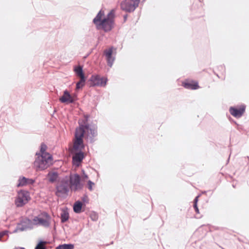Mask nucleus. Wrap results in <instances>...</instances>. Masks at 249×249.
Masks as SVG:
<instances>
[{
	"label": "nucleus",
	"instance_id": "f257e3e1",
	"mask_svg": "<svg viewBox=\"0 0 249 249\" xmlns=\"http://www.w3.org/2000/svg\"><path fill=\"white\" fill-rule=\"evenodd\" d=\"M47 148V145L42 142L40 145V152L36 154L37 157L34 162V165L36 171L45 170L52 164L53 157L50 154L46 152Z\"/></svg>",
	"mask_w": 249,
	"mask_h": 249
},
{
	"label": "nucleus",
	"instance_id": "f03ea898",
	"mask_svg": "<svg viewBox=\"0 0 249 249\" xmlns=\"http://www.w3.org/2000/svg\"><path fill=\"white\" fill-rule=\"evenodd\" d=\"M114 15L112 10L107 14V17H104L102 21L95 25L96 29L97 30L101 29L106 33L111 31L114 28Z\"/></svg>",
	"mask_w": 249,
	"mask_h": 249
},
{
	"label": "nucleus",
	"instance_id": "7ed1b4c3",
	"mask_svg": "<svg viewBox=\"0 0 249 249\" xmlns=\"http://www.w3.org/2000/svg\"><path fill=\"white\" fill-rule=\"evenodd\" d=\"M55 195L58 197H62L67 195L70 191L69 180L67 178H62L58 182L55 186Z\"/></svg>",
	"mask_w": 249,
	"mask_h": 249
},
{
	"label": "nucleus",
	"instance_id": "20e7f679",
	"mask_svg": "<svg viewBox=\"0 0 249 249\" xmlns=\"http://www.w3.org/2000/svg\"><path fill=\"white\" fill-rule=\"evenodd\" d=\"M18 195L15 198V204L17 207H22L31 199L30 193L25 190H20L17 192Z\"/></svg>",
	"mask_w": 249,
	"mask_h": 249
},
{
	"label": "nucleus",
	"instance_id": "39448f33",
	"mask_svg": "<svg viewBox=\"0 0 249 249\" xmlns=\"http://www.w3.org/2000/svg\"><path fill=\"white\" fill-rule=\"evenodd\" d=\"M140 0H124L120 3L122 10L126 12L131 13L138 7Z\"/></svg>",
	"mask_w": 249,
	"mask_h": 249
},
{
	"label": "nucleus",
	"instance_id": "423d86ee",
	"mask_svg": "<svg viewBox=\"0 0 249 249\" xmlns=\"http://www.w3.org/2000/svg\"><path fill=\"white\" fill-rule=\"evenodd\" d=\"M34 227L33 222L27 217L22 218L19 222L17 224L16 229L13 231L14 233L18 231H23L28 229H32Z\"/></svg>",
	"mask_w": 249,
	"mask_h": 249
},
{
	"label": "nucleus",
	"instance_id": "0eeeda50",
	"mask_svg": "<svg viewBox=\"0 0 249 249\" xmlns=\"http://www.w3.org/2000/svg\"><path fill=\"white\" fill-rule=\"evenodd\" d=\"M89 87H104L107 85V78L104 77H101L98 74H93L89 78Z\"/></svg>",
	"mask_w": 249,
	"mask_h": 249
},
{
	"label": "nucleus",
	"instance_id": "6e6552de",
	"mask_svg": "<svg viewBox=\"0 0 249 249\" xmlns=\"http://www.w3.org/2000/svg\"><path fill=\"white\" fill-rule=\"evenodd\" d=\"M89 128V124H79V126L76 127L75 132V139L83 140L86 129Z\"/></svg>",
	"mask_w": 249,
	"mask_h": 249
},
{
	"label": "nucleus",
	"instance_id": "1a4fd4ad",
	"mask_svg": "<svg viewBox=\"0 0 249 249\" xmlns=\"http://www.w3.org/2000/svg\"><path fill=\"white\" fill-rule=\"evenodd\" d=\"M73 154L72 162L73 164L79 166L85 158L84 153L82 151L73 152L71 151Z\"/></svg>",
	"mask_w": 249,
	"mask_h": 249
},
{
	"label": "nucleus",
	"instance_id": "9d476101",
	"mask_svg": "<svg viewBox=\"0 0 249 249\" xmlns=\"http://www.w3.org/2000/svg\"><path fill=\"white\" fill-rule=\"evenodd\" d=\"M59 101L62 103L69 104L74 103L76 99L74 98V96H71L66 89L64 91L63 95L59 98Z\"/></svg>",
	"mask_w": 249,
	"mask_h": 249
},
{
	"label": "nucleus",
	"instance_id": "9b49d317",
	"mask_svg": "<svg viewBox=\"0 0 249 249\" xmlns=\"http://www.w3.org/2000/svg\"><path fill=\"white\" fill-rule=\"evenodd\" d=\"M246 106L241 105L239 108L231 107L229 111L230 113L236 118H240L245 111Z\"/></svg>",
	"mask_w": 249,
	"mask_h": 249
},
{
	"label": "nucleus",
	"instance_id": "f8f14e48",
	"mask_svg": "<svg viewBox=\"0 0 249 249\" xmlns=\"http://www.w3.org/2000/svg\"><path fill=\"white\" fill-rule=\"evenodd\" d=\"M86 131L88 132L87 139L90 143H93L95 141L94 138L98 134L97 127L94 126L90 127L89 125V128L86 129Z\"/></svg>",
	"mask_w": 249,
	"mask_h": 249
},
{
	"label": "nucleus",
	"instance_id": "ddd939ff",
	"mask_svg": "<svg viewBox=\"0 0 249 249\" xmlns=\"http://www.w3.org/2000/svg\"><path fill=\"white\" fill-rule=\"evenodd\" d=\"M18 183L17 184L18 187H23L27 185L33 184L35 180L32 178H26L25 177L21 176L19 177L18 179Z\"/></svg>",
	"mask_w": 249,
	"mask_h": 249
},
{
	"label": "nucleus",
	"instance_id": "4468645a",
	"mask_svg": "<svg viewBox=\"0 0 249 249\" xmlns=\"http://www.w3.org/2000/svg\"><path fill=\"white\" fill-rule=\"evenodd\" d=\"M83 140L75 139L73 142V148L71 151L76 152L82 151L85 148Z\"/></svg>",
	"mask_w": 249,
	"mask_h": 249
},
{
	"label": "nucleus",
	"instance_id": "2eb2a0df",
	"mask_svg": "<svg viewBox=\"0 0 249 249\" xmlns=\"http://www.w3.org/2000/svg\"><path fill=\"white\" fill-rule=\"evenodd\" d=\"M182 86L186 89H196L199 88V85L197 82L193 81L191 82H182Z\"/></svg>",
	"mask_w": 249,
	"mask_h": 249
},
{
	"label": "nucleus",
	"instance_id": "dca6fc26",
	"mask_svg": "<svg viewBox=\"0 0 249 249\" xmlns=\"http://www.w3.org/2000/svg\"><path fill=\"white\" fill-rule=\"evenodd\" d=\"M42 215L46 217V219H44L43 218H40L39 220V223L38 224L41 225L44 227L48 228L50 225V223L49 221V219L51 218L50 216L49 215V214L46 212H44L42 213Z\"/></svg>",
	"mask_w": 249,
	"mask_h": 249
},
{
	"label": "nucleus",
	"instance_id": "f3484780",
	"mask_svg": "<svg viewBox=\"0 0 249 249\" xmlns=\"http://www.w3.org/2000/svg\"><path fill=\"white\" fill-rule=\"evenodd\" d=\"M69 180V184H70L71 186H72L80 183L81 178L79 175L75 174L73 177L72 176H70Z\"/></svg>",
	"mask_w": 249,
	"mask_h": 249
},
{
	"label": "nucleus",
	"instance_id": "a211bd4d",
	"mask_svg": "<svg viewBox=\"0 0 249 249\" xmlns=\"http://www.w3.org/2000/svg\"><path fill=\"white\" fill-rule=\"evenodd\" d=\"M83 203L80 200L76 201L73 204V210L76 213H79L82 212Z\"/></svg>",
	"mask_w": 249,
	"mask_h": 249
},
{
	"label": "nucleus",
	"instance_id": "6ab92c4d",
	"mask_svg": "<svg viewBox=\"0 0 249 249\" xmlns=\"http://www.w3.org/2000/svg\"><path fill=\"white\" fill-rule=\"evenodd\" d=\"M74 71L77 76L80 77H86L82 66L78 65L75 66Z\"/></svg>",
	"mask_w": 249,
	"mask_h": 249
},
{
	"label": "nucleus",
	"instance_id": "aec40b11",
	"mask_svg": "<svg viewBox=\"0 0 249 249\" xmlns=\"http://www.w3.org/2000/svg\"><path fill=\"white\" fill-rule=\"evenodd\" d=\"M104 15V11L101 10L93 19V23L96 25L99 22L102 20V17Z\"/></svg>",
	"mask_w": 249,
	"mask_h": 249
},
{
	"label": "nucleus",
	"instance_id": "412c9836",
	"mask_svg": "<svg viewBox=\"0 0 249 249\" xmlns=\"http://www.w3.org/2000/svg\"><path fill=\"white\" fill-rule=\"evenodd\" d=\"M61 222V223H65L68 220L69 218V214L67 210H62V213L60 214Z\"/></svg>",
	"mask_w": 249,
	"mask_h": 249
},
{
	"label": "nucleus",
	"instance_id": "4be33fe9",
	"mask_svg": "<svg viewBox=\"0 0 249 249\" xmlns=\"http://www.w3.org/2000/svg\"><path fill=\"white\" fill-rule=\"evenodd\" d=\"M86 77H80L79 81L76 85V89L78 90L82 89L85 85Z\"/></svg>",
	"mask_w": 249,
	"mask_h": 249
},
{
	"label": "nucleus",
	"instance_id": "5701e85b",
	"mask_svg": "<svg viewBox=\"0 0 249 249\" xmlns=\"http://www.w3.org/2000/svg\"><path fill=\"white\" fill-rule=\"evenodd\" d=\"M74 247L72 244H64L58 245L55 249H73Z\"/></svg>",
	"mask_w": 249,
	"mask_h": 249
},
{
	"label": "nucleus",
	"instance_id": "b1692460",
	"mask_svg": "<svg viewBox=\"0 0 249 249\" xmlns=\"http://www.w3.org/2000/svg\"><path fill=\"white\" fill-rule=\"evenodd\" d=\"M50 175V178H49V180L51 183H53L56 181L58 178V174L56 172H53L52 174L49 173L47 176H49Z\"/></svg>",
	"mask_w": 249,
	"mask_h": 249
},
{
	"label": "nucleus",
	"instance_id": "393cba45",
	"mask_svg": "<svg viewBox=\"0 0 249 249\" xmlns=\"http://www.w3.org/2000/svg\"><path fill=\"white\" fill-rule=\"evenodd\" d=\"M46 243V241H44L42 240H40L35 247V249H46V247L44 245Z\"/></svg>",
	"mask_w": 249,
	"mask_h": 249
},
{
	"label": "nucleus",
	"instance_id": "a878e982",
	"mask_svg": "<svg viewBox=\"0 0 249 249\" xmlns=\"http://www.w3.org/2000/svg\"><path fill=\"white\" fill-rule=\"evenodd\" d=\"M107 61V64L108 66H109L110 68L112 67L113 64L114 63V61L115 60V58L114 57L111 56H108L106 57Z\"/></svg>",
	"mask_w": 249,
	"mask_h": 249
},
{
	"label": "nucleus",
	"instance_id": "bb28decb",
	"mask_svg": "<svg viewBox=\"0 0 249 249\" xmlns=\"http://www.w3.org/2000/svg\"><path fill=\"white\" fill-rule=\"evenodd\" d=\"M112 53H113V47H112L109 48L108 49H106L104 51V53L106 55V57L112 56Z\"/></svg>",
	"mask_w": 249,
	"mask_h": 249
},
{
	"label": "nucleus",
	"instance_id": "cd10ccee",
	"mask_svg": "<svg viewBox=\"0 0 249 249\" xmlns=\"http://www.w3.org/2000/svg\"><path fill=\"white\" fill-rule=\"evenodd\" d=\"M82 202L83 203H84L85 205L86 204H88L89 203V200L88 198V196L87 194H85L83 196L81 197Z\"/></svg>",
	"mask_w": 249,
	"mask_h": 249
},
{
	"label": "nucleus",
	"instance_id": "c85d7f7f",
	"mask_svg": "<svg viewBox=\"0 0 249 249\" xmlns=\"http://www.w3.org/2000/svg\"><path fill=\"white\" fill-rule=\"evenodd\" d=\"M73 186H74V187L73 189V190L74 192H76V191H77L78 190H81L83 187V184H82L81 183H79L78 184L74 185Z\"/></svg>",
	"mask_w": 249,
	"mask_h": 249
},
{
	"label": "nucleus",
	"instance_id": "c756f323",
	"mask_svg": "<svg viewBox=\"0 0 249 249\" xmlns=\"http://www.w3.org/2000/svg\"><path fill=\"white\" fill-rule=\"evenodd\" d=\"M94 185V182L89 180L88 182V188L90 191H92V186Z\"/></svg>",
	"mask_w": 249,
	"mask_h": 249
},
{
	"label": "nucleus",
	"instance_id": "7c9ffc66",
	"mask_svg": "<svg viewBox=\"0 0 249 249\" xmlns=\"http://www.w3.org/2000/svg\"><path fill=\"white\" fill-rule=\"evenodd\" d=\"M40 218L38 217V216H35L34 218V219H33V221L34 222V223H33L34 225H37V224H39Z\"/></svg>",
	"mask_w": 249,
	"mask_h": 249
},
{
	"label": "nucleus",
	"instance_id": "2f4dec72",
	"mask_svg": "<svg viewBox=\"0 0 249 249\" xmlns=\"http://www.w3.org/2000/svg\"><path fill=\"white\" fill-rule=\"evenodd\" d=\"M8 232L9 231L7 230L3 231L0 232V239H1V238L4 235H8Z\"/></svg>",
	"mask_w": 249,
	"mask_h": 249
},
{
	"label": "nucleus",
	"instance_id": "473e14b6",
	"mask_svg": "<svg viewBox=\"0 0 249 249\" xmlns=\"http://www.w3.org/2000/svg\"><path fill=\"white\" fill-rule=\"evenodd\" d=\"M193 207H194V208L195 211L196 212V213H199V212L198 208L197 207V204H194Z\"/></svg>",
	"mask_w": 249,
	"mask_h": 249
},
{
	"label": "nucleus",
	"instance_id": "72a5a7b5",
	"mask_svg": "<svg viewBox=\"0 0 249 249\" xmlns=\"http://www.w3.org/2000/svg\"><path fill=\"white\" fill-rule=\"evenodd\" d=\"M218 69H219L220 70L223 71V72H225V69L224 66L220 65L218 67Z\"/></svg>",
	"mask_w": 249,
	"mask_h": 249
},
{
	"label": "nucleus",
	"instance_id": "f704fd0d",
	"mask_svg": "<svg viewBox=\"0 0 249 249\" xmlns=\"http://www.w3.org/2000/svg\"><path fill=\"white\" fill-rule=\"evenodd\" d=\"M83 175H82V177L83 179H86L88 178V176L85 173L84 170H82Z\"/></svg>",
	"mask_w": 249,
	"mask_h": 249
},
{
	"label": "nucleus",
	"instance_id": "c9c22d12",
	"mask_svg": "<svg viewBox=\"0 0 249 249\" xmlns=\"http://www.w3.org/2000/svg\"><path fill=\"white\" fill-rule=\"evenodd\" d=\"M199 196H197L195 197V198L194 200V204H197Z\"/></svg>",
	"mask_w": 249,
	"mask_h": 249
},
{
	"label": "nucleus",
	"instance_id": "e433bc0d",
	"mask_svg": "<svg viewBox=\"0 0 249 249\" xmlns=\"http://www.w3.org/2000/svg\"><path fill=\"white\" fill-rule=\"evenodd\" d=\"M91 218L92 220L93 221H96L97 219V216L96 214H94L93 215H92L91 216Z\"/></svg>",
	"mask_w": 249,
	"mask_h": 249
},
{
	"label": "nucleus",
	"instance_id": "4c0bfd02",
	"mask_svg": "<svg viewBox=\"0 0 249 249\" xmlns=\"http://www.w3.org/2000/svg\"><path fill=\"white\" fill-rule=\"evenodd\" d=\"M127 14H125L123 16V18H124V22H125L127 19Z\"/></svg>",
	"mask_w": 249,
	"mask_h": 249
},
{
	"label": "nucleus",
	"instance_id": "58836bf2",
	"mask_svg": "<svg viewBox=\"0 0 249 249\" xmlns=\"http://www.w3.org/2000/svg\"><path fill=\"white\" fill-rule=\"evenodd\" d=\"M13 249H25V248L23 247H15Z\"/></svg>",
	"mask_w": 249,
	"mask_h": 249
},
{
	"label": "nucleus",
	"instance_id": "ea45409f",
	"mask_svg": "<svg viewBox=\"0 0 249 249\" xmlns=\"http://www.w3.org/2000/svg\"><path fill=\"white\" fill-rule=\"evenodd\" d=\"M247 158H248L249 161L248 164H249V157L247 156Z\"/></svg>",
	"mask_w": 249,
	"mask_h": 249
},
{
	"label": "nucleus",
	"instance_id": "a19ab883",
	"mask_svg": "<svg viewBox=\"0 0 249 249\" xmlns=\"http://www.w3.org/2000/svg\"><path fill=\"white\" fill-rule=\"evenodd\" d=\"M232 187H233V188H235V185H234V184H232Z\"/></svg>",
	"mask_w": 249,
	"mask_h": 249
},
{
	"label": "nucleus",
	"instance_id": "79ce46f5",
	"mask_svg": "<svg viewBox=\"0 0 249 249\" xmlns=\"http://www.w3.org/2000/svg\"><path fill=\"white\" fill-rule=\"evenodd\" d=\"M230 156H229L228 159V162H229V160H230Z\"/></svg>",
	"mask_w": 249,
	"mask_h": 249
},
{
	"label": "nucleus",
	"instance_id": "37998d69",
	"mask_svg": "<svg viewBox=\"0 0 249 249\" xmlns=\"http://www.w3.org/2000/svg\"><path fill=\"white\" fill-rule=\"evenodd\" d=\"M88 121V117H87L86 121Z\"/></svg>",
	"mask_w": 249,
	"mask_h": 249
}]
</instances>
